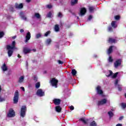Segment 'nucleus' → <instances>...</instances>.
I'll use <instances>...</instances> for the list:
<instances>
[{"instance_id": "51", "label": "nucleus", "mask_w": 126, "mask_h": 126, "mask_svg": "<svg viewBox=\"0 0 126 126\" xmlns=\"http://www.w3.org/2000/svg\"><path fill=\"white\" fill-rule=\"evenodd\" d=\"M116 126H123V124H118L116 125Z\"/></svg>"}, {"instance_id": "49", "label": "nucleus", "mask_w": 126, "mask_h": 126, "mask_svg": "<svg viewBox=\"0 0 126 126\" xmlns=\"http://www.w3.org/2000/svg\"><path fill=\"white\" fill-rule=\"evenodd\" d=\"M124 119V116H121L119 118V121H122Z\"/></svg>"}, {"instance_id": "23", "label": "nucleus", "mask_w": 126, "mask_h": 126, "mask_svg": "<svg viewBox=\"0 0 126 126\" xmlns=\"http://www.w3.org/2000/svg\"><path fill=\"white\" fill-rule=\"evenodd\" d=\"M23 81H24V76H22L19 78L18 82L19 83H22Z\"/></svg>"}, {"instance_id": "6", "label": "nucleus", "mask_w": 126, "mask_h": 126, "mask_svg": "<svg viewBox=\"0 0 126 126\" xmlns=\"http://www.w3.org/2000/svg\"><path fill=\"white\" fill-rule=\"evenodd\" d=\"M15 116V111L13 109H10L8 114H7V117L8 118H14Z\"/></svg>"}, {"instance_id": "7", "label": "nucleus", "mask_w": 126, "mask_h": 126, "mask_svg": "<svg viewBox=\"0 0 126 126\" xmlns=\"http://www.w3.org/2000/svg\"><path fill=\"white\" fill-rule=\"evenodd\" d=\"M36 95L39 97H43L45 96V92L43 91V90L39 89L36 92Z\"/></svg>"}, {"instance_id": "42", "label": "nucleus", "mask_w": 126, "mask_h": 126, "mask_svg": "<svg viewBox=\"0 0 126 126\" xmlns=\"http://www.w3.org/2000/svg\"><path fill=\"white\" fill-rule=\"evenodd\" d=\"M58 63L59 64H63V62L61 60H58Z\"/></svg>"}, {"instance_id": "59", "label": "nucleus", "mask_w": 126, "mask_h": 126, "mask_svg": "<svg viewBox=\"0 0 126 126\" xmlns=\"http://www.w3.org/2000/svg\"><path fill=\"white\" fill-rule=\"evenodd\" d=\"M112 110V111H114V109H111Z\"/></svg>"}, {"instance_id": "46", "label": "nucleus", "mask_w": 126, "mask_h": 126, "mask_svg": "<svg viewBox=\"0 0 126 126\" xmlns=\"http://www.w3.org/2000/svg\"><path fill=\"white\" fill-rule=\"evenodd\" d=\"M113 30V28L111 27H108V31L111 32Z\"/></svg>"}, {"instance_id": "38", "label": "nucleus", "mask_w": 126, "mask_h": 126, "mask_svg": "<svg viewBox=\"0 0 126 126\" xmlns=\"http://www.w3.org/2000/svg\"><path fill=\"white\" fill-rule=\"evenodd\" d=\"M4 36V32H0V38H2Z\"/></svg>"}, {"instance_id": "20", "label": "nucleus", "mask_w": 126, "mask_h": 126, "mask_svg": "<svg viewBox=\"0 0 126 126\" xmlns=\"http://www.w3.org/2000/svg\"><path fill=\"white\" fill-rule=\"evenodd\" d=\"M111 26L113 27V28H117V27H118V25H117V21H112L111 22Z\"/></svg>"}, {"instance_id": "57", "label": "nucleus", "mask_w": 126, "mask_h": 126, "mask_svg": "<svg viewBox=\"0 0 126 126\" xmlns=\"http://www.w3.org/2000/svg\"><path fill=\"white\" fill-rule=\"evenodd\" d=\"M32 51H33V52H36V49H33Z\"/></svg>"}, {"instance_id": "48", "label": "nucleus", "mask_w": 126, "mask_h": 126, "mask_svg": "<svg viewBox=\"0 0 126 126\" xmlns=\"http://www.w3.org/2000/svg\"><path fill=\"white\" fill-rule=\"evenodd\" d=\"M92 18V16L90 15L89 17L88 20H91Z\"/></svg>"}, {"instance_id": "18", "label": "nucleus", "mask_w": 126, "mask_h": 126, "mask_svg": "<svg viewBox=\"0 0 126 126\" xmlns=\"http://www.w3.org/2000/svg\"><path fill=\"white\" fill-rule=\"evenodd\" d=\"M55 105H60L61 104V99L55 98L53 100Z\"/></svg>"}, {"instance_id": "28", "label": "nucleus", "mask_w": 126, "mask_h": 126, "mask_svg": "<svg viewBox=\"0 0 126 126\" xmlns=\"http://www.w3.org/2000/svg\"><path fill=\"white\" fill-rule=\"evenodd\" d=\"M78 2V0H72L71 2V5H74L75 4H76Z\"/></svg>"}, {"instance_id": "27", "label": "nucleus", "mask_w": 126, "mask_h": 126, "mask_svg": "<svg viewBox=\"0 0 126 126\" xmlns=\"http://www.w3.org/2000/svg\"><path fill=\"white\" fill-rule=\"evenodd\" d=\"M108 41L109 43H116V42H117V40L114 38H109Z\"/></svg>"}, {"instance_id": "34", "label": "nucleus", "mask_w": 126, "mask_h": 126, "mask_svg": "<svg viewBox=\"0 0 126 126\" xmlns=\"http://www.w3.org/2000/svg\"><path fill=\"white\" fill-rule=\"evenodd\" d=\"M42 34L41 33H37L35 35L36 39H39V38H41Z\"/></svg>"}, {"instance_id": "36", "label": "nucleus", "mask_w": 126, "mask_h": 126, "mask_svg": "<svg viewBox=\"0 0 126 126\" xmlns=\"http://www.w3.org/2000/svg\"><path fill=\"white\" fill-rule=\"evenodd\" d=\"M108 115H109L110 118H112V117H113V116H114V113L112 111H109V112H108Z\"/></svg>"}, {"instance_id": "37", "label": "nucleus", "mask_w": 126, "mask_h": 126, "mask_svg": "<svg viewBox=\"0 0 126 126\" xmlns=\"http://www.w3.org/2000/svg\"><path fill=\"white\" fill-rule=\"evenodd\" d=\"M114 60H113V58H112V57L109 56L108 59V61L109 62V63H113V61Z\"/></svg>"}, {"instance_id": "47", "label": "nucleus", "mask_w": 126, "mask_h": 126, "mask_svg": "<svg viewBox=\"0 0 126 126\" xmlns=\"http://www.w3.org/2000/svg\"><path fill=\"white\" fill-rule=\"evenodd\" d=\"M34 81H35V82L37 81V80H38V77H37L36 76H34Z\"/></svg>"}, {"instance_id": "54", "label": "nucleus", "mask_w": 126, "mask_h": 126, "mask_svg": "<svg viewBox=\"0 0 126 126\" xmlns=\"http://www.w3.org/2000/svg\"><path fill=\"white\" fill-rule=\"evenodd\" d=\"M15 38H16V36H14L12 37L13 39H15Z\"/></svg>"}, {"instance_id": "5", "label": "nucleus", "mask_w": 126, "mask_h": 126, "mask_svg": "<svg viewBox=\"0 0 126 126\" xmlns=\"http://www.w3.org/2000/svg\"><path fill=\"white\" fill-rule=\"evenodd\" d=\"M58 82H59V81L56 78H52L50 80V83L52 86L55 87V88H57V87H58Z\"/></svg>"}, {"instance_id": "58", "label": "nucleus", "mask_w": 126, "mask_h": 126, "mask_svg": "<svg viewBox=\"0 0 126 126\" xmlns=\"http://www.w3.org/2000/svg\"><path fill=\"white\" fill-rule=\"evenodd\" d=\"M77 19H79V17H77Z\"/></svg>"}, {"instance_id": "44", "label": "nucleus", "mask_w": 126, "mask_h": 126, "mask_svg": "<svg viewBox=\"0 0 126 126\" xmlns=\"http://www.w3.org/2000/svg\"><path fill=\"white\" fill-rule=\"evenodd\" d=\"M58 17H63V14H62V13L59 12L58 13Z\"/></svg>"}, {"instance_id": "8", "label": "nucleus", "mask_w": 126, "mask_h": 126, "mask_svg": "<svg viewBox=\"0 0 126 126\" xmlns=\"http://www.w3.org/2000/svg\"><path fill=\"white\" fill-rule=\"evenodd\" d=\"M1 69L3 73H4L5 71H7V70H8V66H7V65L5 63H4L1 66Z\"/></svg>"}, {"instance_id": "14", "label": "nucleus", "mask_w": 126, "mask_h": 126, "mask_svg": "<svg viewBox=\"0 0 126 126\" xmlns=\"http://www.w3.org/2000/svg\"><path fill=\"white\" fill-rule=\"evenodd\" d=\"M86 13V8H82L81 9L80 12L79 13V16H83Z\"/></svg>"}, {"instance_id": "52", "label": "nucleus", "mask_w": 126, "mask_h": 126, "mask_svg": "<svg viewBox=\"0 0 126 126\" xmlns=\"http://www.w3.org/2000/svg\"><path fill=\"white\" fill-rule=\"evenodd\" d=\"M20 32L21 33H23V32H24V30L23 29H21Z\"/></svg>"}, {"instance_id": "22", "label": "nucleus", "mask_w": 126, "mask_h": 126, "mask_svg": "<svg viewBox=\"0 0 126 126\" xmlns=\"http://www.w3.org/2000/svg\"><path fill=\"white\" fill-rule=\"evenodd\" d=\"M35 17H36V18L37 19H39L41 17V16L40 15V14L35 13H34V16H32V18H34Z\"/></svg>"}, {"instance_id": "32", "label": "nucleus", "mask_w": 126, "mask_h": 126, "mask_svg": "<svg viewBox=\"0 0 126 126\" xmlns=\"http://www.w3.org/2000/svg\"><path fill=\"white\" fill-rule=\"evenodd\" d=\"M40 86H41L40 82H38L35 84V88H36L37 89L40 88Z\"/></svg>"}, {"instance_id": "33", "label": "nucleus", "mask_w": 126, "mask_h": 126, "mask_svg": "<svg viewBox=\"0 0 126 126\" xmlns=\"http://www.w3.org/2000/svg\"><path fill=\"white\" fill-rule=\"evenodd\" d=\"M80 121H81L85 125H86L87 124V120H85L84 118H81L80 119Z\"/></svg>"}, {"instance_id": "10", "label": "nucleus", "mask_w": 126, "mask_h": 126, "mask_svg": "<svg viewBox=\"0 0 126 126\" xmlns=\"http://www.w3.org/2000/svg\"><path fill=\"white\" fill-rule=\"evenodd\" d=\"M121 64H122V60L118 59L114 63V67H115V68H118V67H119Z\"/></svg>"}, {"instance_id": "17", "label": "nucleus", "mask_w": 126, "mask_h": 126, "mask_svg": "<svg viewBox=\"0 0 126 126\" xmlns=\"http://www.w3.org/2000/svg\"><path fill=\"white\" fill-rule=\"evenodd\" d=\"M52 43V39L48 38L45 41V45L46 46H50Z\"/></svg>"}, {"instance_id": "31", "label": "nucleus", "mask_w": 126, "mask_h": 126, "mask_svg": "<svg viewBox=\"0 0 126 126\" xmlns=\"http://www.w3.org/2000/svg\"><path fill=\"white\" fill-rule=\"evenodd\" d=\"M90 126H97V123H96V122L95 121H93L91 122L90 124Z\"/></svg>"}, {"instance_id": "19", "label": "nucleus", "mask_w": 126, "mask_h": 126, "mask_svg": "<svg viewBox=\"0 0 126 126\" xmlns=\"http://www.w3.org/2000/svg\"><path fill=\"white\" fill-rule=\"evenodd\" d=\"M30 52H31V49L27 47L24 48L23 52L25 55H26V54H28Z\"/></svg>"}, {"instance_id": "30", "label": "nucleus", "mask_w": 126, "mask_h": 126, "mask_svg": "<svg viewBox=\"0 0 126 126\" xmlns=\"http://www.w3.org/2000/svg\"><path fill=\"white\" fill-rule=\"evenodd\" d=\"M5 101V97L0 95V102H4Z\"/></svg>"}, {"instance_id": "35", "label": "nucleus", "mask_w": 126, "mask_h": 126, "mask_svg": "<svg viewBox=\"0 0 126 126\" xmlns=\"http://www.w3.org/2000/svg\"><path fill=\"white\" fill-rule=\"evenodd\" d=\"M94 7H89V11H90V12L91 13H92L94 11Z\"/></svg>"}, {"instance_id": "50", "label": "nucleus", "mask_w": 126, "mask_h": 126, "mask_svg": "<svg viewBox=\"0 0 126 126\" xmlns=\"http://www.w3.org/2000/svg\"><path fill=\"white\" fill-rule=\"evenodd\" d=\"M21 89H22V90H23L24 92L25 91V89L23 87H21Z\"/></svg>"}, {"instance_id": "9", "label": "nucleus", "mask_w": 126, "mask_h": 126, "mask_svg": "<svg viewBox=\"0 0 126 126\" xmlns=\"http://www.w3.org/2000/svg\"><path fill=\"white\" fill-rule=\"evenodd\" d=\"M108 102V98H104L102 99L98 102V106H102L103 105H105V104H107Z\"/></svg>"}, {"instance_id": "2", "label": "nucleus", "mask_w": 126, "mask_h": 126, "mask_svg": "<svg viewBox=\"0 0 126 126\" xmlns=\"http://www.w3.org/2000/svg\"><path fill=\"white\" fill-rule=\"evenodd\" d=\"M119 74V72H116L115 74L113 73V72L111 70H109L106 73V76L107 77H111V78H116Z\"/></svg>"}, {"instance_id": "24", "label": "nucleus", "mask_w": 126, "mask_h": 126, "mask_svg": "<svg viewBox=\"0 0 126 126\" xmlns=\"http://www.w3.org/2000/svg\"><path fill=\"white\" fill-rule=\"evenodd\" d=\"M54 14V12L53 11H50L48 13L47 15V17H48L49 18H51L52 16H53V14Z\"/></svg>"}, {"instance_id": "13", "label": "nucleus", "mask_w": 126, "mask_h": 126, "mask_svg": "<svg viewBox=\"0 0 126 126\" xmlns=\"http://www.w3.org/2000/svg\"><path fill=\"white\" fill-rule=\"evenodd\" d=\"M25 43H28V41H29V40H30V39H31V33H30V32H28L26 35V37H25Z\"/></svg>"}, {"instance_id": "40", "label": "nucleus", "mask_w": 126, "mask_h": 126, "mask_svg": "<svg viewBox=\"0 0 126 126\" xmlns=\"http://www.w3.org/2000/svg\"><path fill=\"white\" fill-rule=\"evenodd\" d=\"M121 106L123 108V109H125L126 107V103H122Z\"/></svg>"}, {"instance_id": "1", "label": "nucleus", "mask_w": 126, "mask_h": 126, "mask_svg": "<svg viewBox=\"0 0 126 126\" xmlns=\"http://www.w3.org/2000/svg\"><path fill=\"white\" fill-rule=\"evenodd\" d=\"M6 48L8 50V56L10 57L12 56V54H13V50H17V48L15 47V41H13L12 42L11 45H7Z\"/></svg>"}, {"instance_id": "4", "label": "nucleus", "mask_w": 126, "mask_h": 126, "mask_svg": "<svg viewBox=\"0 0 126 126\" xmlns=\"http://www.w3.org/2000/svg\"><path fill=\"white\" fill-rule=\"evenodd\" d=\"M19 97V93L18 90H16L15 92L14 96L13 98L14 104H17L18 103Z\"/></svg>"}, {"instance_id": "29", "label": "nucleus", "mask_w": 126, "mask_h": 126, "mask_svg": "<svg viewBox=\"0 0 126 126\" xmlns=\"http://www.w3.org/2000/svg\"><path fill=\"white\" fill-rule=\"evenodd\" d=\"M71 73L73 76H75V75H76V73H77V72L76 71L75 69H73L71 71Z\"/></svg>"}, {"instance_id": "12", "label": "nucleus", "mask_w": 126, "mask_h": 126, "mask_svg": "<svg viewBox=\"0 0 126 126\" xmlns=\"http://www.w3.org/2000/svg\"><path fill=\"white\" fill-rule=\"evenodd\" d=\"M118 82H119V80H115L114 84L115 86L118 88L119 91H122L123 86L122 85H118Z\"/></svg>"}, {"instance_id": "39", "label": "nucleus", "mask_w": 126, "mask_h": 126, "mask_svg": "<svg viewBox=\"0 0 126 126\" xmlns=\"http://www.w3.org/2000/svg\"><path fill=\"white\" fill-rule=\"evenodd\" d=\"M50 33H51V32L49 31L45 33L44 36L45 37H47L48 36V35H49V34H50Z\"/></svg>"}, {"instance_id": "3", "label": "nucleus", "mask_w": 126, "mask_h": 126, "mask_svg": "<svg viewBox=\"0 0 126 126\" xmlns=\"http://www.w3.org/2000/svg\"><path fill=\"white\" fill-rule=\"evenodd\" d=\"M27 111V107H26V106H22L21 108L20 117H22V118H24L26 115Z\"/></svg>"}, {"instance_id": "25", "label": "nucleus", "mask_w": 126, "mask_h": 126, "mask_svg": "<svg viewBox=\"0 0 126 126\" xmlns=\"http://www.w3.org/2000/svg\"><path fill=\"white\" fill-rule=\"evenodd\" d=\"M20 16H21L22 19H23V20H25V21H26L27 20V18H26V17H25V16H24L23 15V13H20Z\"/></svg>"}, {"instance_id": "41", "label": "nucleus", "mask_w": 126, "mask_h": 126, "mask_svg": "<svg viewBox=\"0 0 126 126\" xmlns=\"http://www.w3.org/2000/svg\"><path fill=\"white\" fill-rule=\"evenodd\" d=\"M114 18L115 20H119L120 17V16H115L114 17Z\"/></svg>"}, {"instance_id": "15", "label": "nucleus", "mask_w": 126, "mask_h": 126, "mask_svg": "<svg viewBox=\"0 0 126 126\" xmlns=\"http://www.w3.org/2000/svg\"><path fill=\"white\" fill-rule=\"evenodd\" d=\"M15 7H16V8H18V9H20L23 8V4L22 3H20V4H18V3H16L15 5Z\"/></svg>"}, {"instance_id": "26", "label": "nucleus", "mask_w": 126, "mask_h": 126, "mask_svg": "<svg viewBox=\"0 0 126 126\" xmlns=\"http://www.w3.org/2000/svg\"><path fill=\"white\" fill-rule=\"evenodd\" d=\"M54 31L55 32H59L60 31V27L58 25H56L54 27Z\"/></svg>"}, {"instance_id": "53", "label": "nucleus", "mask_w": 126, "mask_h": 126, "mask_svg": "<svg viewBox=\"0 0 126 126\" xmlns=\"http://www.w3.org/2000/svg\"><path fill=\"white\" fill-rule=\"evenodd\" d=\"M26 1L28 3H29L31 2V0H26Z\"/></svg>"}, {"instance_id": "56", "label": "nucleus", "mask_w": 126, "mask_h": 126, "mask_svg": "<svg viewBox=\"0 0 126 126\" xmlns=\"http://www.w3.org/2000/svg\"><path fill=\"white\" fill-rule=\"evenodd\" d=\"M0 91H1V87L0 86Z\"/></svg>"}, {"instance_id": "11", "label": "nucleus", "mask_w": 126, "mask_h": 126, "mask_svg": "<svg viewBox=\"0 0 126 126\" xmlns=\"http://www.w3.org/2000/svg\"><path fill=\"white\" fill-rule=\"evenodd\" d=\"M96 91L97 94H98V95H101V96H103V91H102V89L101 88V87L100 86H98L96 88Z\"/></svg>"}, {"instance_id": "45", "label": "nucleus", "mask_w": 126, "mask_h": 126, "mask_svg": "<svg viewBox=\"0 0 126 126\" xmlns=\"http://www.w3.org/2000/svg\"><path fill=\"white\" fill-rule=\"evenodd\" d=\"M70 109L71 110V111H73V110H74V107H73V106H70Z\"/></svg>"}, {"instance_id": "16", "label": "nucleus", "mask_w": 126, "mask_h": 126, "mask_svg": "<svg viewBox=\"0 0 126 126\" xmlns=\"http://www.w3.org/2000/svg\"><path fill=\"white\" fill-rule=\"evenodd\" d=\"M113 49H116V47H115L114 46H111L109 47V48L108 49V50L107 51V54L108 55H110V54H111V53H112V52H113Z\"/></svg>"}, {"instance_id": "55", "label": "nucleus", "mask_w": 126, "mask_h": 126, "mask_svg": "<svg viewBox=\"0 0 126 126\" xmlns=\"http://www.w3.org/2000/svg\"><path fill=\"white\" fill-rule=\"evenodd\" d=\"M18 58H21V56H20V55H18Z\"/></svg>"}, {"instance_id": "21", "label": "nucleus", "mask_w": 126, "mask_h": 126, "mask_svg": "<svg viewBox=\"0 0 126 126\" xmlns=\"http://www.w3.org/2000/svg\"><path fill=\"white\" fill-rule=\"evenodd\" d=\"M55 110L58 113H61L62 111V107L60 106H57L55 108Z\"/></svg>"}, {"instance_id": "43", "label": "nucleus", "mask_w": 126, "mask_h": 126, "mask_svg": "<svg viewBox=\"0 0 126 126\" xmlns=\"http://www.w3.org/2000/svg\"><path fill=\"white\" fill-rule=\"evenodd\" d=\"M46 6L48 8H52L53 7V6L51 4L47 5Z\"/></svg>"}]
</instances>
